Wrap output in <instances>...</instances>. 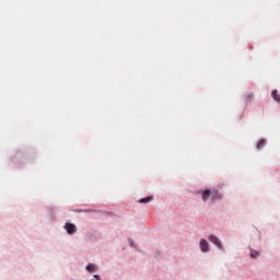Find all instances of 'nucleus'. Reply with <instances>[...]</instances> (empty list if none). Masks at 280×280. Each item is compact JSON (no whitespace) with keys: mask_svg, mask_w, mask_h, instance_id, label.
Masks as SVG:
<instances>
[{"mask_svg":"<svg viewBox=\"0 0 280 280\" xmlns=\"http://www.w3.org/2000/svg\"><path fill=\"white\" fill-rule=\"evenodd\" d=\"M208 240L209 242H212V244H215V246L220 248V250H224V245H222V242H220V238H218V236L209 235Z\"/></svg>","mask_w":280,"mask_h":280,"instance_id":"nucleus-1","label":"nucleus"},{"mask_svg":"<svg viewBox=\"0 0 280 280\" xmlns=\"http://www.w3.org/2000/svg\"><path fill=\"white\" fill-rule=\"evenodd\" d=\"M208 240L209 242H212V244H215V246L220 248V250H224V245H222V242H220V238H218V236L209 235Z\"/></svg>","mask_w":280,"mask_h":280,"instance_id":"nucleus-2","label":"nucleus"},{"mask_svg":"<svg viewBox=\"0 0 280 280\" xmlns=\"http://www.w3.org/2000/svg\"><path fill=\"white\" fill-rule=\"evenodd\" d=\"M65 229L69 235H73V233H78V228L73 223H66Z\"/></svg>","mask_w":280,"mask_h":280,"instance_id":"nucleus-3","label":"nucleus"},{"mask_svg":"<svg viewBox=\"0 0 280 280\" xmlns=\"http://www.w3.org/2000/svg\"><path fill=\"white\" fill-rule=\"evenodd\" d=\"M200 250L202 253H209V243H207V240L205 238L200 241Z\"/></svg>","mask_w":280,"mask_h":280,"instance_id":"nucleus-4","label":"nucleus"},{"mask_svg":"<svg viewBox=\"0 0 280 280\" xmlns=\"http://www.w3.org/2000/svg\"><path fill=\"white\" fill-rule=\"evenodd\" d=\"M210 198L211 200H218V198H220V191L217 189L210 190Z\"/></svg>","mask_w":280,"mask_h":280,"instance_id":"nucleus-5","label":"nucleus"},{"mask_svg":"<svg viewBox=\"0 0 280 280\" xmlns=\"http://www.w3.org/2000/svg\"><path fill=\"white\" fill-rule=\"evenodd\" d=\"M209 198H211V190L207 189L202 192V201L207 202Z\"/></svg>","mask_w":280,"mask_h":280,"instance_id":"nucleus-6","label":"nucleus"},{"mask_svg":"<svg viewBox=\"0 0 280 280\" xmlns=\"http://www.w3.org/2000/svg\"><path fill=\"white\" fill-rule=\"evenodd\" d=\"M152 199H153V197H152V196H149V197H145V198L140 199L139 202H140L141 205H145V203H148V202H152Z\"/></svg>","mask_w":280,"mask_h":280,"instance_id":"nucleus-7","label":"nucleus"},{"mask_svg":"<svg viewBox=\"0 0 280 280\" xmlns=\"http://www.w3.org/2000/svg\"><path fill=\"white\" fill-rule=\"evenodd\" d=\"M271 96L273 97V100H275L276 102H280V95H279V93L277 92V90H273V91L271 92Z\"/></svg>","mask_w":280,"mask_h":280,"instance_id":"nucleus-8","label":"nucleus"},{"mask_svg":"<svg viewBox=\"0 0 280 280\" xmlns=\"http://www.w3.org/2000/svg\"><path fill=\"white\" fill-rule=\"evenodd\" d=\"M266 145V140L261 139L257 143V150H262V148Z\"/></svg>","mask_w":280,"mask_h":280,"instance_id":"nucleus-9","label":"nucleus"},{"mask_svg":"<svg viewBox=\"0 0 280 280\" xmlns=\"http://www.w3.org/2000/svg\"><path fill=\"white\" fill-rule=\"evenodd\" d=\"M86 271L88 272H95V265H88L86 266Z\"/></svg>","mask_w":280,"mask_h":280,"instance_id":"nucleus-10","label":"nucleus"},{"mask_svg":"<svg viewBox=\"0 0 280 280\" xmlns=\"http://www.w3.org/2000/svg\"><path fill=\"white\" fill-rule=\"evenodd\" d=\"M250 257H252V259H255V258H257V257H259V252H255V250H250Z\"/></svg>","mask_w":280,"mask_h":280,"instance_id":"nucleus-11","label":"nucleus"},{"mask_svg":"<svg viewBox=\"0 0 280 280\" xmlns=\"http://www.w3.org/2000/svg\"><path fill=\"white\" fill-rule=\"evenodd\" d=\"M255 97V95L253 93H248L246 95V100H253Z\"/></svg>","mask_w":280,"mask_h":280,"instance_id":"nucleus-12","label":"nucleus"},{"mask_svg":"<svg viewBox=\"0 0 280 280\" xmlns=\"http://www.w3.org/2000/svg\"><path fill=\"white\" fill-rule=\"evenodd\" d=\"M94 279L100 280V276L95 275V276H94Z\"/></svg>","mask_w":280,"mask_h":280,"instance_id":"nucleus-13","label":"nucleus"}]
</instances>
